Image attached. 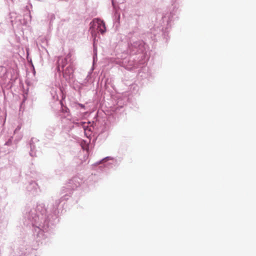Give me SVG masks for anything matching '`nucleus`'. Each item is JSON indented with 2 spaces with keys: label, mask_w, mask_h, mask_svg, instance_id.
Masks as SVG:
<instances>
[{
  "label": "nucleus",
  "mask_w": 256,
  "mask_h": 256,
  "mask_svg": "<svg viewBox=\"0 0 256 256\" xmlns=\"http://www.w3.org/2000/svg\"><path fill=\"white\" fill-rule=\"evenodd\" d=\"M72 56V54L68 53L66 58H59L58 60V72H60L61 70L60 69V68L61 67L62 69L64 68L65 66L68 63V59L70 58Z\"/></svg>",
  "instance_id": "f03ea898"
},
{
  "label": "nucleus",
  "mask_w": 256,
  "mask_h": 256,
  "mask_svg": "<svg viewBox=\"0 0 256 256\" xmlns=\"http://www.w3.org/2000/svg\"><path fill=\"white\" fill-rule=\"evenodd\" d=\"M90 29L92 32L96 30L100 32L101 34H103L106 30L105 24L104 22L100 19L95 18L90 23Z\"/></svg>",
  "instance_id": "f257e3e1"
},
{
  "label": "nucleus",
  "mask_w": 256,
  "mask_h": 256,
  "mask_svg": "<svg viewBox=\"0 0 256 256\" xmlns=\"http://www.w3.org/2000/svg\"><path fill=\"white\" fill-rule=\"evenodd\" d=\"M64 72V76H69L70 77L72 74L74 72V68L73 66L71 65H70L68 66L64 70H62Z\"/></svg>",
  "instance_id": "7ed1b4c3"
},
{
  "label": "nucleus",
  "mask_w": 256,
  "mask_h": 256,
  "mask_svg": "<svg viewBox=\"0 0 256 256\" xmlns=\"http://www.w3.org/2000/svg\"><path fill=\"white\" fill-rule=\"evenodd\" d=\"M81 107H84V106L82 104H80Z\"/></svg>",
  "instance_id": "20e7f679"
}]
</instances>
